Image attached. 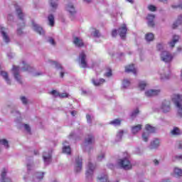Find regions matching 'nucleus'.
Segmentation results:
<instances>
[{
  "instance_id": "obj_47",
  "label": "nucleus",
  "mask_w": 182,
  "mask_h": 182,
  "mask_svg": "<svg viewBox=\"0 0 182 182\" xmlns=\"http://www.w3.org/2000/svg\"><path fill=\"white\" fill-rule=\"evenodd\" d=\"M157 50H163L164 49V44L163 43H159L156 46Z\"/></svg>"
},
{
  "instance_id": "obj_32",
  "label": "nucleus",
  "mask_w": 182,
  "mask_h": 182,
  "mask_svg": "<svg viewBox=\"0 0 182 182\" xmlns=\"http://www.w3.org/2000/svg\"><path fill=\"white\" fill-rule=\"evenodd\" d=\"M181 23H182V14L178 16L176 21L173 23V28H177V26H178V25H181Z\"/></svg>"
},
{
  "instance_id": "obj_40",
  "label": "nucleus",
  "mask_w": 182,
  "mask_h": 182,
  "mask_svg": "<svg viewBox=\"0 0 182 182\" xmlns=\"http://www.w3.org/2000/svg\"><path fill=\"white\" fill-rule=\"evenodd\" d=\"M122 86L124 89L129 87V86H130V81L127 79H124L122 82Z\"/></svg>"
},
{
  "instance_id": "obj_29",
  "label": "nucleus",
  "mask_w": 182,
  "mask_h": 182,
  "mask_svg": "<svg viewBox=\"0 0 182 182\" xmlns=\"http://www.w3.org/2000/svg\"><path fill=\"white\" fill-rule=\"evenodd\" d=\"M0 145L3 146L4 149H9V141L5 139H0Z\"/></svg>"
},
{
  "instance_id": "obj_33",
  "label": "nucleus",
  "mask_w": 182,
  "mask_h": 182,
  "mask_svg": "<svg viewBox=\"0 0 182 182\" xmlns=\"http://www.w3.org/2000/svg\"><path fill=\"white\" fill-rule=\"evenodd\" d=\"M173 173L177 177H182V169L178 167H175L173 169Z\"/></svg>"
},
{
  "instance_id": "obj_21",
  "label": "nucleus",
  "mask_w": 182,
  "mask_h": 182,
  "mask_svg": "<svg viewBox=\"0 0 182 182\" xmlns=\"http://www.w3.org/2000/svg\"><path fill=\"white\" fill-rule=\"evenodd\" d=\"M1 182H12V181H11V178H6V169H4L1 172Z\"/></svg>"
},
{
  "instance_id": "obj_14",
  "label": "nucleus",
  "mask_w": 182,
  "mask_h": 182,
  "mask_svg": "<svg viewBox=\"0 0 182 182\" xmlns=\"http://www.w3.org/2000/svg\"><path fill=\"white\" fill-rule=\"evenodd\" d=\"M118 33L122 39L126 38V33H127V27L126 26V24H123L122 26L118 29Z\"/></svg>"
},
{
  "instance_id": "obj_53",
  "label": "nucleus",
  "mask_w": 182,
  "mask_h": 182,
  "mask_svg": "<svg viewBox=\"0 0 182 182\" xmlns=\"http://www.w3.org/2000/svg\"><path fill=\"white\" fill-rule=\"evenodd\" d=\"M50 94L53 95V96H55V97H58V96H59V92H58V91L56 90L51 91Z\"/></svg>"
},
{
  "instance_id": "obj_15",
  "label": "nucleus",
  "mask_w": 182,
  "mask_h": 182,
  "mask_svg": "<svg viewBox=\"0 0 182 182\" xmlns=\"http://www.w3.org/2000/svg\"><path fill=\"white\" fill-rule=\"evenodd\" d=\"M125 72L127 73H133L134 75H136L137 68H135L134 65L132 64L125 67Z\"/></svg>"
},
{
  "instance_id": "obj_36",
  "label": "nucleus",
  "mask_w": 182,
  "mask_h": 182,
  "mask_svg": "<svg viewBox=\"0 0 182 182\" xmlns=\"http://www.w3.org/2000/svg\"><path fill=\"white\" fill-rule=\"evenodd\" d=\"M121 124H122V120H120L119 119H113L109 122V124H112V126H115V127L120 126Z\"/></svg>"
},
{
  "instance_id": "obj_4",
  "label": "nucleus",
  "mask_w": 182,
  "mask_h": 182,
  "mask_svg": "<svg viewBox=\"0 0 182 182\" xmlns=\"http://www.w3.org/2000/svg\"><path fill=\"white\" fill-rule=\"evenodd\" d=\"M160 109L163 113H168L171 110V102L170 100H164Z\"/></svg>"
},
{
  "instance_id": "obj_6",
  "label": "nucleus",
  "mask_w": 182,
  "mask_h": 182,
  "mask_svg": "<svg viewBox=\"0 0 182 182\" xmlns=\"http://www.w3.org/2000/svg\"><path fill=\"white\" fill-rule=\"evenodd\" d=\"M95 171V166L93 164L89 162L87 165V171L85 173V176L88 180H90L92 177H93V171Z\"/></svg>"
},
{
  "instance_id": "obj_20",
  "label": "nucleus",
  "mask_w": 182,
  "mask_h": 182,
  "mask_svg": "<svg viewBox=\"0 0 182 182\" xmlns=\"http://www.w3.org/2000/svg\"><path fill=\"white\" fill-rule=\"evenodd\" d=\"M154 18L155 16L153 14H149L146 17L148 26L151 28H153V26H154Z\"/></svg>"
},
{
  "instance_id": "obj_1",
  "label": "nucleus",
  "mask_w": 182,
  "mask_h": 182,
  "mask_svg": "<svg viewBox=\"0 0 182 182\" xmlns=\"http://www.w3.org/2000/svg\"><path fill=\"white\" fill-rule=\"evenodd\" d=\"M171 99L177 109L178 116L182 117V95L173 94L171 97Z\"/></svg>"
},
{
  "instance_id": "obj_51",
  "label": "nucleus",
  "mask_w": 182,
  "mask_h": 182,
  "mask_svg": "<svg viewBox=\"0 0 182 182\" xmlns=\"http://www.w3.org/2000/svg\"><path fill=\"white\" fill-rule=\"evenodd\" d=\"M149 11H151V12H154L156 11V6L153 5L148 6Z\"/></svg>"
},
{
  "instance_id": "obj_7",
  "label": "nucleus",
  "mask_w": 182,
  "mask_h": 182,
  "mask_svg": "<svg viewBox=\"0 0 182 182\" xmlns=\"http://www.w3.org/2000/svg\"><path fill=\"white\" fill-rule=\"evenodd\" d=\"M161 59L163 62L168 63V62H171V60H173V55L168 51H163L161 53Z\"/></svg>"
},
{
  "instance_id": "obj_57",
  "label": "nucleus",
  "mask_w": 182,
  "mask_h": 182,
  "mask_svg": "<svg viewBox=\"0 0 182 182\" xmlns=\"http://www.w3.org/2000/svg\"><path fill=\"white\" fill-rule=\"evenodd\" d=\"M48 42L50 43V45H55V40H53L52 38L48 39Z\"/></svg>"
},
{
  "instance_id": "obj_9",
  "label": "nucleus",
  "mask_w": 182,
  "mask_h": 182,
  "mask_svg": "<svg viewBox=\"0 0 182 182\" xmlns=\"http://www.w3.org/2000/svg\"><path fill=\"white\" fill-rule=\"evenodd\" d=\"M80 65L82 68H87V63L86 62V54L85 52H81L79 56Z\"/></svg>"
},
{
  "instance_id": "obj_26",
  "label": "nucleus",
  "mask_w": 182,
  "mask_h": 182,
  "mask_svg": "<svg viewBox=\"0 0 182 182\" xmlns=\"http://www.w3.org/2000/svg\"><path fill=\"white\" fill-rule=\"evenodd\" d=\"M92 82L94 86H100V85H103V83H105V80L103 78H101V79L97 80L95 79H92Z\"/></svg>"
},
{
  "instance_id": "obj_22",
  "label": "nucleus",
  "mask_w": 182,
  "mask_h": 182,
  "mask_svg": "<svg viewBox=\"0 0 182 182\" xmlns=\"http://www.w3.org/2000/svg\"><path fill=\"white\" fill-rule=\"evenodd\" d=\"M97 182H109L107 175L106 173L102 174L100 175L98 178H97ZM115 182H119V181H115Z\"/></svg>"
},
{
  "instance_id": "obj_35",
  "label": "nucleus",
  "mask_w": 182,
  "mask_h": 182,
  "mask_svg": "<svg viewBox=\"0 0 182 182\" xmlns=\"http://www.w3.org/2000/svg\"><path fill=\"white\" fill-rule=\"evenodd\" d=\"M146 86H147V82H146V81H140L138 84V88L139 90H144V89H146Z\"/></svg>"
},
{
  "instance_id": "obj_13",
  "label": "nucleus",
  "mask_w": 182,
  "mask_h": 182,
  "mask_svg": "<svg viewBox=\"0 0 182 182\" xmlns=\"http://www.w3.org/2000/svg\"><path fill=\"white\" fill-rule=\"evenodd\" d=\"M16 11L20 21H21L22 22L21 26H25V22L23 21V19H24L23 18L25 15L22 12V9H21L19 6H16Z\"/></svg>"
},
{
  "instance_id": "obj_19",
  "label": "nucleus",
  "mask_w": 182,
  "mask_h": 182,
  "mask_svg": "<svg viewBox=\"0 0 182 182\" xmlns=\"http://www.w3.org/2000/svg\"><path fill=\"white\" fill-rule=\"evenodd\" d=\"M160 146V139H154L151 141L149 149H157Z\"/></svg>"
},
{
  "instance_id": "obj_3",
  "label": "nucleus",
  "mask_w": 182,
  "mask_h": 182,
  "mask_svg": "<svg viewBox=\"0 0 182 182\" xmlns=\"http://www.w3.org/2000/svg\"><path fill=\"white\" fill-rule=\"evenodd\" d=\"M12 74L14 75V77L18 83L21 84L22 83V77L21 75H19V67L16 65H14L11 69Z\"/></svg>"
},
{
  "instance_id": "obj_54",
  "label": "nucleus",
  "mask_w": 182,
  "mask_h": 182,
  "mask_svg": "<svg viewBox=\"0 0 182 182\" xmlns=\"http://www.w3.org/2000/svg\"><path fill=\"white\" fill-rule=\"evenodd\" d=\"M24 129L28 133H31V127L28 124H24Z\"/></svg>"
},
{
  "instance_id": "obj_39",
  "label": "nucleus",
  "mask_w": 182,
  "mask_h": 182,
  "mask_svg": "<svg viewBox=\"0 0 182 182\" xmlns=\"http://www.w3.org/2000/svg\"><path fill=\"white\" fill-rule=\"evenodd\" d=\"M23 68H22L23 72H26L31 70V67L29 65L26 64V62L23 61Z\"/></svg>"
},
{
  "instance_id": "obj_56",
  "label": "nucleus",
  "mask_w": 182,
  "mask_h": 182,
  "mask_svg": "<svg viewBox=\"0 0 182 182\" xmlns=\"http://www.w3.org/2000/svg\"><path fill=\"white\" fill-rule=\"evenodd\" d=\"M171 6L173 9H176L177 8H180V9H182V4L179 5H172Z\"/></svg>"
},
{
  "instance_id": "obj_16",
  "label": "nucleus",
  "mask_w": 182,
  "mask_h": 182,
  "mask_svg": "<svg viewBox=\"0 0 182 182\" xmlns=\"http://www.w3.org/2000/svg\"><path fill=\"white\" fill-rule=\"evenodd\" d=\"M180 41V36L177 35H174L172 37V40L168 42V46L170 48H174L176 46V43H177Z\"/></svg>"
},
{
  "instance_id": "obj_42",
  "label": "nucleus",
  "mask_w": 182,
  "mask_h": 182,
  "mask_svg": "<svg viewBox=\"0 0 182 182\" xmlns=\"http://www.w3.org/2000/svg\"><path fill=\"white\" fill-rule=\"evenodd\" d=\"M123 130H119L118 133L117 134V139L118 141H120L122 140V137L123 136Z\"/></svg>"
},
{
  "instance_id": "obj_48",
  "label": "nucleus",
  "mask_w": 182,
  "mask_h": 182,
  "mask_svg": "<svg viewBox=\"0 0 182 182\" xmlns=\"http://www.w3.org/2000/svg\"><path fill=\"white\" fill-rule=\"evenodd\" d=\"M20 99H21L23 105H28V99L26 97L23 96V97H21Z\"/></svg>"
},
{
  "instance_id": "obj_37",
  "label": "nucleus",
  "mask_w": 182,
  "mask_h": 182,
  "mask_svg": "<svg viewBox=\"0 0 182 182\" xmlns=\"http://www.w3.org/2000/svg\"><path fill=\"white\" fill-rule=\"evenodd\" d=\"M171 134H172V136H178L179 134H181L180 129L178 127H174L171 131Z\"/></svg>"
},
{
  "instance_id": "obj_62",
  "label": "nucleus",
  "mask_w": 182,
  "mask_h": 182,
  "mask_svg": "<svg viewBox=\"0 0 182 182\" xmlns=\"http://www.w3.org/2000/svg\"><path fill=\"white\" fill-rule=\"evenodd\" d=\"M42 75H43V73L42 72H38L35 73V76H41Z\"/></svg>"
},
{
  "instance_id": "obj_38",
  "label": "nucleus",
  "mask_w": 182,
  "mask_h": 182,
  "mask_svg": "<svg viewBox=\"0 0 182 182\" xmlns=\"http://www.w3.org/2000/svg\"><path fill=\"white\" fill-rule=\"evenodd\" d=\"M149 137H150V134L149 132H144L142 134V140H144V141H149Z\"/></svg>"
},
{
  "instance_id": "obj_63",
  "label": "nucleus",
  "mask_w": 182,
  "mask_h": 182,
  "mask_svg": "<svg viewBox=\"0 0 182 182\" xmlns=\"http://www.w3.org/2000/svg\"><path fill=\"white\" fill-rule=\"evenodd\" d=\"M154 163L155 164V166H159V161L158 160H154Z\"/></svg>"
},
{
  "instance_id": "obj_18",
  "label": "nucleus",
  "mask_w": 182,
  "mask_h": 182,
  "mask_svg": "<svg viewBox=\"0 0 182 182\" xmlns=\"http://www.w3.org/2000/svg\"><path fill=\"white\" fill-rule=\"evenodd\" d=\"M73 43L77 48H82L83 46V40L79 37H75L73 38Z\"/></svg>"
},
{
  "instance_id": "obj_52",
  "label": "nucleus",
  "mask_w": 182,
  "mask_h": 182,
  "mask_svg": "<svg viewBox=\"0 0 182 182\" xmlns=\"http://www.w3.org/2000/svg\"><path fill=\"white\" fill-rule=\"evenodd\" d=\"M102 159H105V154H101L97 156L98 161H102Z\"/></svg>"
},
{
  "instance_id": "obj_28",
  "label": "nucleus",
  "mask_w": 182,
  "mask_h": 182,
  "mask_svg": "<svg viewBox=\"0 0 182 182\" xmlns=\"http://www.w3.org/2000/svg\"><path fill=\"white\" fill-rule=\"evenodd\" d=\"M140 130H141V124H138L132 127V133H133V134L139 133Z\"/></svg>"
},
{
  "instance_id": "obj_11",
  "label": "nucleus",
  "mask_w": 182,
  "mask_h": 182,
  "mask_svg": "<svg viewBox=\"0 0 182 182\" xmlns=\"http://www.w3.org/2000/svg\"><path fill=\"white\" fill-rule=\"evenodd\" d=\"M74 170L75 173H80L82 171V159L77 158L74 164Z\"/></svg>"
},
{
  "instance_id": "obj_60",
  "label": "nucleus",
  "mask_w": 182,
  "mask_h": 182,
  "mask_svg": "<svg viewBox=\"0 0 182 182\" xmlns=\"http://www.w3.org/2000/svg\"><path fill=\"white\" fill-rule=\"evenodd\" d=\"M178 149H182V141L178 142Z\"/></svg>"
},
{
  "instance_id": "obj_55",
  "label": "nucleus",
  "mask_w": 182,
  "mask_h": 182,
  "mask_svg": "<svg viewBox=\"0 0 182 182\" xmlns=\"http://www.w3.org/2000/svg\"><path fill=\"white\" fill-rule=\"evenodd\" d=\"M105 76L107 77H110V76H112V70L109 69L108 72L105 74Z\"/></svg>"
},
{
  "instance_id": "obj_2",
  "label": "nucleus",
  "mask_w": 182,
  "mask_h": 182,
  "mask_svg": "<svg viewBox=\"0 0 182 182\" xmlns=\"http://www.w3.org/2000/svg\"><path fill=\"white\" fill-rule=\"evenodd\" d=\"M124 156V159H119L118 161V166H119L121 168H124V170H130V168H132V162H130V160L129 159L130 156L129 154H127V152H125Z\"/></svg>"
},
{
  "instance_id": "obj_17",
  "label": "nucleus",
  "mask_w": 182,
  "mask_h": 182,
  "mask_svg": "<svg viewBox=\"0 0 182 182\" xmlns=\"http://www.w3.org/2000/svg\"><path fill=\"white\" fill-rule=\"evenodd\" d=\"M159 75L160 76L161 80H167L170 77V75L166 74L164 69H161L159 71Z\"/></svg>"
},
{
  "instance_id": "obj_45",
  "label": "nucleus",
  "mask_w": 182,
  "mask_h": 182,
  "mask_svg": "<svg viewBox=\"0 0 182 182\" xmlns=\"http://www.w3.org/2000/svg\"><path fill=\"white\" fill-rule=\"evenodd\" d=\"M139 114V109H136L134 111H133L131 114V117L134 119V117H136Z\"/></svg>"
},
{
  "instance_id": "obj_24",
  "label": "nucleus",
  "mask_w": 182,
  "mask_h": 182,
  "mask_svg": "<svg viewBox=\"0 0 182 182\" xmlns=\"http://www.w3.org/2000/svg\"><path fill=\"white\" fill-rule=\"evenodd\" d=\"M66 10L70 14V15H74V14H76V9H75V6L72 4H69L66 6Z\"/></svg>"
},
{
  "instance_id": "obj_44",
  "label": "nucleus",
  "mask_w": 182,
  "mask_h": 182,
  "mask_svg": "<svg viewBox=\"0 0 182 182\" xmlns=\"http://www.w3.org/2000/svg\"><path fill=\"white\" fill-rule=\"evenodd\" d=\"M35 177L38 178V180H42L43 178V173L38 172L36 173Z\"/></svg>"
},
{
  "instance_id": "obj_5",
  "label": "nucleus",
  "mask_w": 182,
  "mask_h": 182,
  "mask_svg": "<svg viewBox=\"0 0 182 182\" xmlns=\"http://www.w3.org/2000/svg\"><path fill=\"white\" fill-rule=\"evenodd\" d=\"M8 28H5L4 27L0 26V33L2 36L4 42L6 43H9L11 39L9 38V36L8 35Z\"/></svg>"
},
{
  "instance_id": "obj_50",
  "label": "nucleus",
  "mask_w": 182,
  "mask_h": 182,
  "mask_svg": "<svg viewBox=\"0 0 182 182\" xmlns=\"http://www.w3.org/2000/svg\"><path fill=\"white\" fill-rule=\"evenodd\" d=\"M68 96H69V95L68 93H66V92L58 94V97H60V99H63L65 97H68Z\"/></svg>"
},
{
  "instance_id": "obj_27",
  "label": "nucleus",
  "mask_w": 182,
  "mask_h": 182,
  "mask_svg": "<svg viewBox=\"0 0 182 182\" xmlns=\"http://www.w3.org/2000/svg\"><path fill=\"white\" fill-rule=\"evenodd\" d=\"M48 25L49 26H55V17L53 15L50 14L48 16Z\"/></svg>"
},
{
  "instance_id": "obj_46",
  "label": "nucleus",
  "mask_w": 182,
  "mask_h": 182,
  "mask_svg": "<svg viewBox=\"0 0 182 182\" xmlns=\"http://www.w3.org/2000/svg\"><path fill=\"white\" fill-rule=\"evenodd\" d=\"M92 35L95 38H100V33L98 30H95Z\"/></svg>"
},
{
  "instance_id": "obj_12",
  "label": "nucleus",
  "mask_w": 182,
  "mask_h": 182,
  "mask_svg": "<svg viewBox=\"0 0 182 182\" xmlns=\"http://www.w3.org/2000/svg\"><path fill=\"white\" fill-rule=\"evenodd\" d=\"M32 26L33 31L37 32V33H39V35H45V31H43V28L38 23H35V21L32 22Z\"/></svg>"
},
{
  "instance_id": "obj_23",
  "label": "nucleus",
  "mask_w": 182,
  "mask_h": 182,
  "mask_svg": "<svg viewBox=\"0 0 182 182\" xmlns=\"http://www.w3.org/2000/svg\"><path fill=\"white\" fill-rule=\"evenodd\" d=\"M68 144V141L63 143V152L65 154H70V146Z\"/></svg>"
},
{
  "instance_id": "obj_10",
  "label": "nucleus",
  "mask_w": 182,
  "mask_h": 182,
  "mask_svg": "<svg viewBox=\"0 0 182 182\" xmlns=\"http://www.w3.org/2000/svg\"><path fill=\"white\" fill-rule=\"evenodd\" d=\"M43 159L45 164H50V161H52V151L43 152Z\"/></svg>"
},
{
  "instance_id": "obj_58",
  "label": "nucleus",
  "mask_w": 182,
  "mask_h": 182,
  "mask_svg": "<svg viewBox=\"0 0 182 182\" xmlns=\"http://www.w3.org/2000/svg\"><path fill=\"white\" fill-rule=\"evenodd\" d=\"M82 95H83L84 96H87V95H89V92L85 90H82Z\"/></svg>"
},
{
  "instance_id": "obj_49",
  "label": "nucleus",
  "mask_w": 182,
  "mask_h": 182,
  "mask_svg": "<svg viewBox=\"0 0 182 182\" xmlns=\"http://www.w3.org/2000/svg\"><path fill=\"white\" fill-rule=\"evenodd\" d=\"M86 119H87V123H92V120H93V117L90 116V114H87Z\"/></svg>"
},
{
  "instance_id": "obj_31",
  "label": "nucleus",
  "mask_w": 182,
  "mask_h": 182,
  "mask_svg": "<svg viewBox=\"0 0 182 182\" xmlns=\"http://www.w3.org/2000/svg\"><path fill=\"white\" fill-rule=\"evenodd\" d=\"M53 64L55 65L57 69H60V77H63V75H65V71H63V69L62 68V65L58 63L57 62H53Z\"/></svg>"
},
{
  "instance_id": "obj_41",
  "label": "nucleus",
  "mask_w": 182,
  "mask_h": 182,
  "mask_svg": "<svg viewBox=\"0 0 182 182\" xmlns=\"http://www.w3.org/2000/svg\"><path fill=\"white\" fill-rule=\"evenodd\" d=\"M50 5L53 9H56L58 7V3H56V0H50Z\"/></svg>"
},
{
  "instance_id": "obj_30",
  "label": "nucleus",
  "mask_w": 182,
  "mask_h": 182,
  "mask_svg": "<svg viewBox=\"0 0 182 182\" xmlns=\"http://www.w3.org/2000/svg\"><path fill=\"white\" fill-rule=\"evenodd\" d=\"M145 39L146 42H151L154 40V34L151 33H148L145 36Z\"/></svg>"
},
{
  "instance_id": "obj_34",
  "label": "nucleus",
  "mask_w": 182,
  "mask_h": 182,
  "mask_svg": "<svg viewBox=\"0 0 182 182\" xmlns=\"http://www.w3.org/2000/svg\"><path fill=\"white\" fill-rule=\"evenodd\" d=\"M146 133H154L156 132V128L151 127V125L146 124L145 127Z\"/></svg>"
},
{
  "instance_id": "obj_61",
  "label": "nucleus",
  "mask_w": 182,
  "mask_h": 182,
  "mask_svg": "<svg viewBox=\"0 0 182 182\" xmlns=\"http://www.w3.org/2000/svg\"><path fill=\"white\" fill-rule=\"evenodd\" d=\"M32 166H33V164H32V163L28 164H27V168H28V170H31V167H32Z\"/></svg>"
},
{
  "instance_id": "obj_43",
  "label": "nucleus",
  "mask_w": 182,
  "mask_h": 182,
  "mask_svg": "<svg viewBox=\"0 0 182 182\" xmlns=\"http://www.w3.org/2000/svg\"><path fill=\"white\" fill-rule=\"evenodd\" d=\"M177 160L182 161V155H176L172 157V161H177Z\"/></svg>"
},
{
  "instance_id": "obj_25",
  "label": "nucleus",
  "mask_w": 182,
  "mask_h": 182,
  "mask_svg": "<svg viewBox=\"0 0 182 182\" xmlns=\"http://www.w3.org/2000/svg\"><path fill=\"white\" fill-rule=\"evenodd\" d=\"M93 143H95V137H93L92 135H88L85 139V145L87 146V144H93Z\"/></svg>"
},
{
  "instance_id": "obj_8",
  "label": "nucleus",
  "mask_w": 182,
  "mask_h": 182,
  "mask_svg": "<svg viewBox=\"0 0 182 182\" xmlns=\"http://www.w3.org/2000/svg\"><path fill=\"white\" fill-rule=\"evenodd\" d=\"M160 93H161V89H151L145 91V96L146 97H153V96H158Z\"/></svg>"
},
{
  "instance_id": "obj_59",
  "label": "nucleus",
  "mask_w": 182,
  "mask_h": 182,
  "mask_svg": "<svg viewBox=\"0 0 182 182\" xmlns=\"http://www.w3.org/2000/svg\"><path fill=\"white\" fill-rule=\"evenodd\" d=\"M112 35L114 38L116 37L117 36V30H113Z\"/></svg>"
},
{
  "instance_id": "obj_64",
  "label": "nucleus",
  "mask_w": 182,
  "mask_h": 182,
  "mask_svg": "<svg viewBox=\"0 0 182 182\" xmlns=\"http://www.w3.org/2000/svg\"><path fill=\"white\" fill-rule=\"evenodd\" d=\"M161 182H170V180L168 179H164Z\"/></svg>"
}]
</instances>
